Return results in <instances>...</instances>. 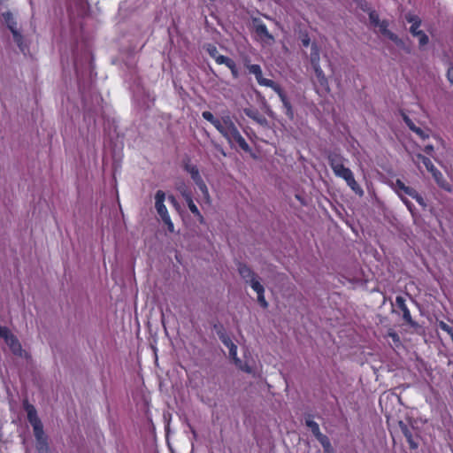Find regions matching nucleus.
Here are the masks:
<instances>
[{
    "mask_svg": "<svg viewBox=\"0 0 453 453\" xmlns=\"http://www.w3.org/2000/svg\"><path fill=\"white\" fill-rule=\"evenodd\" d=\"M175 188L180 193L184 199L188 198L189 196H192L191 190L189 189L186 182L181 179L176 180Z\"/></svg>",
    "mask_w": 453,
    "mask_h": 453,
    "instance_id": "nucleus-14",
    "label": "nucleus"
},
{
    "mask_svg": "<svg viewBox=\"0 0 453 453\" xmlns=\"http://www.w3.org/2000/svg\"><path fill=\"white\" fill-rule=\"evenodd\" d=\"M401 116L406 125L411 122V119L404 112L402 111Z\"/></svg>",
    "mask_w": 453,
    "mask_h": 453,
    "instance_id": "nucleus-56",
    "label": "nucleus"
},
{
    "mask_svg": "<svg viewBox=\"0 0 453 453\" xmlns=\"http://www.w3.org/2000/svg\"><path fill=\"white\" fill-rule=\"evenodd\" d=\"M38 453H49V448L46 441H42L38 442L37 446Z\"/></svg>",
    "mask_w": 453,
    "mask_h": 453,
    "instance_id": "nucleus-41",
    "label": "nucleus"
},
{
    "mask_svg": "<svg viewBox=\"0 0 453 453\" xmlns=\"http://www.w3.org/2000/svg\"><path fill=\"white\" fill-rule=\"evenodd\" d=\"M424 151L426 153V154H432V152L434 151V146L433 145H426L424 149Z\"/></svg>",
    "mask_w": 453,
    "mask_h": 453,
    "instance_id": "nucleus-54",
    "label": "nucleus"
},
{
    "mask_svg": "<svg viewBox=\"0 0 453 453\" xmlns=\"http://www.w3.org/2000/svg\"><path fill=\"white\" fill-rule=\"evenodd\" d=\"M369 20L373 27H379L380 32L383 35L388 36V34L391 33V31L388 29V22L385 19L380 20L379 14L375 11L369 13Z\"/></svg>",
    "mask_w": 453,
    "mask_h": 453,
    "instance_id": "nucleus-7",
    "label": "nucleus"
},
{
    "mask_svg": "<svg viewBox=\"0 0 453 453\" xmlns=\"http://www.w3.org/2000/svg\"><path fill=\"white\" fill-rule=\"evenodd\" d=\"M274 91L278 94L279 97L280 98V100H281V102L283 104V106H284V108L286 110L287 116L290 119H294V111H293L292 105H291L288 98L287 97L285 92L282 90L280 86L276 88V89Z\"/></svg>",
    "mask_w": 453,
    "mask_h": 453,
    "instance_id": "nucleus-11",
    "label": "nucleus"
},
{
    "mask_svg": "<svg viewBox=\"0 0 453 453\" xmlns=\"http://www.w3.org/2000/svg\"><path fill=\"white\" fill-rule=\"evenodd\" d=\"M185 201L188 206V209L194 215L199 214L200 211H199L197 206L194 203L192 196H189L188 198H185Z\"/></svg>",
    "mask_w": 453,
    "mask_h": 453,
    "instance_id": "nucleus-33",
    "label": "nucleus"
},
{
    "mask_svg": "<svg viewBox=\"0 0 453 453\" xmlns=\"http://www.w3.org/2000/svg\"><path fill=\"white\" fill-rule=\"evenodd\" d=\"M347 185L358 196L362 197L364 196V190L360 187V185L356 181L355 178L351 181L348 182Z\"/></svg>",
    "mask_w": 453,
    "mask_h": 453,
    "instance_id": "nucleus-26",
    "label": "nucleus"
},
{
    "mask_svg": "<svg viewBox=\"0 0 453 453\" xmlns=\"http://www.w3.org/2000/svg\"><path fill=\"white\" fill-rule=\"evenodd\" d=\"M162 220L167 226V229L169 230V232L173 233L174 232V226H173V222H172V220L170 219V216L165 217Z\"/></svg>",
    "mask_w": 453,
    "mask_h": 453,
    "instance_id": "nucleus-44",
    "label": "nucleus"
},
{
    "mask_svg": "<svg viewBox=\"0 0 453 453\" xmlns=\"http://www.w3.org/2000/svg\"><path fill=\"white\" fill-rule=\"evenodd\" d=\"M439 326L441 330L445 331L448 334H449L451 340L453 341V326H450L443 321H440Z\"/></svg>",
    "mask_w": 453,
    "mask_h": 453,
    "instance_id": "nucleus-34",
    "label": "nucleus"
},
{
    "mask_svg": "<svg viewBox=\"0 0 453 453\" xmlns=\"http://www.w3.org/2000/svg\"><path fill=\"white\" fill-rule=\"evenodd\" d=\"M226 66L231 70V73L234 78L239 77L238 69H237L236 65L233 59L229 62V64H227Z\"/></svg>",
    "mask_w": 453,
    "mask_h": 453,
    "instance_id": "nucleus-38",
    "label": "nucleus"
},
{
    "mask_svg": "<svg viewBox=\"0 0 453 453\" xmlns=\"http://www.w3.org/2000/svg\"><path fill=\"white\" fill-rule=\"evenodd\" d=\"M387 37L390 39L392 42H394L396 46L404 50L406 53H411V47L403 39L399 38L395 34L391 32L390 34H388Z\"/></svg>",
    "mask_w": 453,
    "mask_h": 453,
    "instance_id": "nucleus-13",
    "label": "nucleus"
},
{
    "mask_svg": "<svg viewBox=\"0 0 453 453\" xmlns=\"http://www.w3.org/2000/svg\"><path fill=\"white\" fill-rule=\"evenodd\" d=\"M196 184L197 185L198 188L202 192L204 200L209 203L210 202L209 190H208L207 186L204 183V181L202 180L196 182Z\"/></svg>",
    "mask_w": 453,
    "mask_h": 453,
    "instance_id": "nucleus-28",
    "label": "nucleus"
},
{
    "mask_svg": "<svg viewBox=\"0 0 453 453\" xmlns=\"http://www.w3.org/2000/svg\"><path fill=\"white\" fill-rule=\"evenodd\" d=\"M214 328L216 329L219 340L225 346H227L233 342L230 337L226 334L222 325H214Z\"/></svg>",
    "mask_w": 453,
    "mask_h": 453,
    "instance_id": "nucleus-16",
    "label": "nucleus"
},
{
    "mask_svg": "<svg viewBox=\"0 0 453 453\" xmlns=\"http://www.w3.org/2000/svg\"><path fill=\"white\" fill-rule=\"evenodd\" d=\"M205 50L208 52V54L213 58H216L219 54L217 47L213 44H207L205 46Z\"/></svg>",
    "mask_w": 453,
    "mask_h": 453,
    "instance_id": "nucleus-35",
    "label": "nucleus"
},
{
    "mask_svg": "<svg viewBox=\"0 0 453 453\" xmlns=\"http://www.w3.org/2000/svg\"><path fill=\"white\" fill-rule=\"evenodd\" d=\"M2 338L9 346L13 355L24 357L27 360L31 359V355L22 349L19 341L10 330L6 333V336H3Z\"/></svg>",
    "mask_w": 453,
    "mask_h": 453,
    "instance_id": "nucleus-3",
    "label": "nucleus"
},
{
    "mask_svg": "<svg viewBox=\"0 0 453 453\" xmlns=\"http://www.w3.org/2000/svg\"><path fill=\"white\" fill-rule=\"evenodd\" d=\"M416 158H417V160H415L416 164L422 163L426 169L432 167L433 163L428 157H426L421 154H418L416 156Z\"/></svg>",
    "mask_w": 453,
    "mask_h": 453,
    "instance_id": "nucleus-30",
    "label": "nucleus"
},
{
    "mask_svg": "<svg viewBox=\"0 0 453 453\" xmlns=\"http://www.w3.org/2000/svg\"><path fill=\"white\" fill-rule=\"evenodd\" d=\"M401 116L406 125L411 122V119L404 112L402 111Z\"/></svg>",
    "mask_w": 453,
    "mask_h": 453,
    "instance_id": "nucleus-57",
    "label": "nucleus"
},
{
    "mask_svg": "<svg viewBox=\"0 0 453 453\" xmlns=\"http://www.w3.org/2000/svg\"><path fill=\"white\" fill-rule=\"evenodd\" d=\"M313 69H314V72H315V74H316V77L318 79L319 83L322 87L328 88L327 79H326L323 70L321 69V67L320 66H315V67H313Z\"/></svg>",
    "mask_w": 453,
    "mask_h": 453,
    "instance_id": "nucleus-22",
    "label": "nucleus"
},
{
    "mask_svg": "<svg viewBox=\"0 0 453 453\" xmlns=\"http://www.w3.org/2000/svg\"><path fill=\"white\" fill-rule=\"evenodd\" d=\"M239 369L247 373L252 372V368L248 364L243 363V362H242V365L239 367Z\"/></svg>",
    "mask_w": 453,
    "mask_h": 453,
    "instance_id": "nucleus-50",
    "label": "nucleus"
},
{
    "mask_svg": "<svg viewBox=\"0 0 453 453\" xmlns=\"http://www.w3.org/2000/svg\"><path fill=\"white\" fill-rule=\"evenodd\" d=\"M257 302L259 303V304L266 309L268 307V302L265 300V292H260V293H257Z\"/></svg>",
    "mask_w": 453,
    "mask_h": 453,
    "instance_id": "nucleus-37",
    "label": "nucleus"
},
{
    "mask_svg": "<svg viewBox=\"0 0 453 453\" xmlns=\"http://www.w3.org/2000/svg\"><path fill=\"white\" fill-rule=\"evenodd\" d=\"M216 60V62L219 65H227V64H229V62L232 60L230 58L228 57H225L223 55H220L219 54L218 57L216 58H214Z\"/></svg>",
    "mask_w": 453,
    "mask_h": 453,
    "instance_id": "nucleus-40",
    "label": "nucleus"
},
{
    "mask_svg": "<svg viewBox=\"0 0 453 453\" xmlns=\"http://www.w3.org/2000/svg\"><path fill=\"white\" fill-rule=\"evenodd\" d=\"M196 216L197 217V219L201 224L205 223L204 218L203 217V215L200 212H199V214H196Z\"/></svg>",
    "mask_w": 453,
    "mask_h": 453,
    "instance_id": "nucleus-61",
    "label": "nucleus"
},
{
    "mask_svg": "<svg viewBox=\"0 0 453 453\" xmlns=\"http://www.w3.org/2000/svg\"><path fill=\"white\" fill-rule=\"evenodd\" d=\"M165 199V192L162 190H157L155 195V208L162 219L169 216L167 209L164 204Z\"/></svg>",
    "mask_w": 453,
    "mask_h": 453,
    "instance_id": "nucleus-8",
    "label": "nucleus"
},
{
    "mask_svg": "<svg viewBox=\"0 0 453 453\" xmlns=\"http://www.w3.org/2000/svg\"><path fill=\"white\" fill-rule=\"evenodd\" d=\"M447 78L449 81L452 84L453 83V67H449L447 72Z\"/></svg>",
    "mask_w": 453,
    "mask_h": 453,
    "instance_id": "nucleus-51",
    "label": "nucleus"
},
{
    "mask_svg": "<svg viewBox=\"0 0 453 453\" xmlns=\"http://www.w3.org/2000/svg\"><path fill=\"white\" fill-rule=\"evenodd\" d=\"M427 171H429L433 177H434V173H441L440 171H438L435 166L434 165V164L432 165V167L431 168H427Z\"/></svg>",
    "mask_w": 453,
    "mask_h": 453,
    "instance_id": "nucleus-59",
    "label": "nucleus"
},
{
    "mask_svg": "<svg viewBox=\"0 0 453 453\" xmlns=\"http://www.w3.org/2000/svg\"><path fill=\"white\" fill-rule=\"evenodd\" d=\"M26 411L27 412V420L31 425L41 421V419L37 416L36 410L33 405L27 404L26 407Z\"/></svg>",
    "mask_w": 453,
    "mask_h": 453,
    "instance_id": "nucleus-18",
    "label": "nucleus"
},
{
    "mask_svg": "<svg viewBox=\"0 0 453 453\" xmlns=\"http://www.w3.org/2000/svg\"><path fill=\"white\" fill-rule=\"evenodd\" d=\"M229 349V357L230 358H235L237 356V346L232 342L229 345L226 346Z\"/></svg>",
    "mask_w": 453,
    "mask_h": 453,
    "instance_id": "nucleus-42",
    "label": "nucleus"
},
{
    "mask_svg": "<svg viewBox=\"0 0 453 453\" xmlns=\"http://www.w3.org/2000/svg\"><path fill=\"white\" fill-rule=\"evenodd\" d=\"M405 19L411 23V26L410 27L411 34L418 38V43L420 47H423L426 45L429 42L428 36L425 34L424 31L419 29V27L421 25V19L413 14L408 13L405 15Z\"/></svg>",
    "mask_w": 453,
    "mask_h": 453,
    "instance_id": "nucleus-1",
    "label": "nucleus"
},
{
    "mask_svg": "<svg viewBox=\"0 0 453 453\" xmlns=\"http://www.w3.org/2000/svg\"><path fill=\"white\" fill-rule=\"evenodd\" d=\"M235 142L239 145V147L246 152H250L251 150L250 145L247 143L245 139L242 136L239 130H237L232 136V142Z\"/></svg>",
    "mask_w": 453,
    "mask_h": 453,
    "instance_id": "nucleus-15",
    "label": "nucleus"
},
{
    "mask_svg": "<svg viewBox=\"0 0 453 453\" xmlns=\"http://www.w3.org/2000/svg\"><path fill=\"white\" fill-rule=\"evenodd\" d=\"M388 336L390 337L395 343H396V344L400 343V337L395 331H389L388 333Z\"/></svg>",
    "mask_w": 453,
    "mask_h": 453,
    "instance_id": "nucleus-45",
    "label": "nucleus"
},
{
    "mask_svg": "<svg viewBox=\"0 0 453 453\" xmlns=\"http://www.w3.org/2000/svg\"><path fill=\"white\" fill-rule=\"evenodd\" d=\"M235 365V366L239 369V367L242 365V361L236 356L235 358H231Z\"/></svg>",
    "mask_w": 453,
    "mask_h": 453,
    "instance_id": "nucleus-52",
    "label": "nucleus"
},
{
    "mask_svg": "<svg viewBox=\"0 0 453 453\" xmlns=\"http://www.w3.org/2000/svg\"><path fill=\"white\" fill-rule=\"evenodd\" d=\"M411 197L415 199L421 206H426L424 198L416 190L414 191L413 196H411Z\"/></svg>",
    "mask_w": 453,
    "mask_h": 453,
    "instance_id": "nucleus-43",
    "label": "nucleus"
},
{
    "mask_svg": "<svg viewBox=\"0 0 453 453\" xmlns=\"http://www.w3.org/2000/svg\"><path fill=\"white\" fill-rule=\"evenodd\" d=\"M398 425H399V427L401 429V432L403 433V434L406 438V440H407V441H408V443L410 445V448L412 449H418V442H416L414 441L413 434H412V431H413L414 427L408 426L403 421H399Z\"/></svg>",
    "mask_w": 453,
    "mask_h": 453,
    "instance_id": "nucleus-9",
    "label": "nucleus"
},
{
    "mask_svg": "<svg viewBox=\"0 0 453 453\" xmlns=\"http://www.w3.org/2000/svg\"><path fill=\"white\" fill-rule=\"evenodd\" d=\"M311 63L312 67L320 66L319 65V50L316 44H312L311 46Z\"/></svg>",
    "mask_w": 453,
    "mask_h": 453,
    "instance_id": "nucleus-25",
    "label": "nucleus"
},
{
    "mask_svg": "<svg viewBox=\"0 0 453 453\" xmlns=\"http://www.w3.org/2000/svg\"><path fill=\"white\" fill-rule=\"evenodd\" d=\"M247 68L250 73H253L255 76L261 73L262 70L259 65H248Z\"/></svg>",
    "mask_w": 453,
    "mask_h": 453,
    "instance_id": "nucleus-36",
    "label": "nucleus"
},
{
    "mask_svg": "<svg viewBox=\"0 0 453 453\" xmlns=\"http://www.w3.org/2000/svg\"><path fill=\"white\" fill-rule=\"evenodd\" d=\"M237 271L242 279L246 282H250L251 280L258 276L247 264L238 262Z\"/></svg>",
    "mask_w": 453,
    "mask_h": 453,
    "instance_id": "nucleus-10",
    "label": "nucleus"
},
{
    "mask_svg": "<svg viewBox=\"0 0 453 453\" xmlns=\"http://www.w3.org/2000/svg\"><path fill=\"white\" fill-rule=\"evenodd\" d=\"M256 79L260 85L269 87V88H273V90H275L276 88H278L280 86L279 84L274 82L273 80L264 78L262 75V73L260 74L257 75Z\"/></svg>",
    "mask_w": 453,
    "mask_h": 453,
    "instance_id": "nucleus-21",
    "label": "nucleus"
},
{
    "mask_svg": "<svg viewBox=\"0 0 453 453\" xmlns=\"http://www.w3.org/2000/svg\"><path fill=\"white\" fill-rule=\"evenodd\" d=\"M407 127H408L411 131H413V130L417 127V126L413 123V121H412V120H411V122H410V123H408Z\"/></svg>",
    "mask_w": 453,
    "mask_h": 453,
    "instance_id": "nucleus-62",
    "label": "nucleus"
},
{
    "mask_svg": "<svg viewBox=\"0 0 453 453\" xmlns=\"http://www.w3.org/2000/svg\"><path fill=\"white\" fill-rule=\"evenodd\" d=\"M413 132L415 134H417L419 137H421L422 139H426L428 137V134L424 131L422 130L420 127H416Z\"/></svg>",
    "mask_w": 453,
    "mask_h": 453,
    "instance_id": "nucleus-47",
    "label": "nucleus"
},
{
    "mask_svg": "<svg viewBox=\"0 0 453 453\" xmlns=\"http://www.w3.org/2000/svg\"><path fill=\"white\" fill-rule=\"evenodd\" d=\"M319 442L320 444L322 445V447L324 448V449L326 451H329L330 449H331V442L328 439V437L325 434H320L319 437L316 438Z\"/></svg>",
    "mask_w": 453,
    "mask_h": 453,
    "instance_id": "nucleus-31",
    "label": "nucleus"
},
{
    "mask_svg": "<svg viewBox=\"0 0 453 453\" xmlns=\"http://www.w3.org/2000/svg\"><path fill=\"white\" fill-rule=\"evenodd\" d=\"M401 200L404 203L410 211L413 210V204L404 196H400Z\"/></svg>",
    "mask_w": 453,
    "mask_h": 453,
    "instance_id": "nucleus-49",
    "label": "nucleus"
},
{
    "mask_svg": "<svg viewBox=\"0 0 453 453\" xmlns=\"http://www.w3.org/2000/svg\"><path fill=\"white\" fill-rule=\"evenodd\" d=\"M339 178L343 179L346 181V183H348L354 179V174L350 169H348Z\"/></svg>",
    "mask_w": 453,
    "mask_h": 453,
    "instance_id": "nucleus-39",
    "label": "nucleus"
},
{
    "mask_svg": "<svg viewBox=\"0 0 453 453\" xmlns=\"http://www.w3.org/2000/svg\"><path fill=\"white\" fill-rule=\"evenodd\" d=\"M9 331V328L6 326H0V337L6 336V333Z\"/></svg>",
    "mask_w": 453,
    "mask_h": 453,
    "instance_id": "nucleus-53",
    "label": "nucleus"
},
{
    "mask_svg": "<svg viewBox=\"0 0 453 453\" xmlns=\"http://www.w3.org/2000/svg\"><path fill=\"white\" fill-rule=\"evenodd\" d=\"M185 170L189 173L192 180H194L195 183L202 180V177L199 173V170L198 168L196 166V165H185Z\"/></svg>",
    "mask_w": 453,
    "mask_h": 453,
    "instance_id": "nucleus-20",
    "label": "nucleus"
},
{
    "mask_svg": "<svg viewBox=\"0 0 453 453\" xmlns=\"http://www.w3.org/2000/svg\"><path fill=\"white\" fill-rule=\"evenodd\" d=\"M328 164L331 166L334 173L340 177L342 173H345L349 168L344 165V157L336 153V152H329L327 155Z\"/></svg>",
    "mask_w": 453,
    "mask_h": 453,
    "instance_id": "nucleus-4",
    "label": "nucleus"
},
{
    "mask_svg": "<svg viewBox=\"0 0 453 453\" xmlns=\"http://www.w3.org/2000/svg\"><path fill=\"white\" fill-rule=\"evenodd\" d=\"M216 129L225 137L232 145V136L238 130L230 115L226 114L221 117Z\"/></svg>",
    "mask_w": 453,
    "mask_h": 453,
    "instance_id": "nucleus-2",
    "label": "nucleus"
},
{
    "mask_svg": "<svg viewBox=\"0 0 453 453\" xmlns=\"http://www.w3.org/2000/svg\"><path fill=\"white\" fill-rule=\"evenodd\" d=\"M3 17L4 19V21L8 27V28L11 30L13 39L15 42L20 47L23 42V37L21 34L17 29V23L12 16V14L10 12L3 13Z\"/></svg>",
    "mask_w": 453,
    "mask_h": 453,
    "instance_id": "nucleus-5",
    "label": "nucleus"
},
{
    "mask_svg": "<svg viewBox=\"0 0 453 453\" xmlns=\"http://www.w3.org/2000/svg\"><path fill=\"white\" fill-rule=\"evenodd\" d=\"M305 424L311 429V433L316 438L322 434V433L319 430V426L317 422L313 421L311 418H307L305 420Z\"/></svg>",
    "mask_w": 453,
    "mask_h": 453,
    "instance_id": "nucleus-23",
    "label": "nucleus"
},
{
    "mask_svg": "<svg viewBox=\"0 0 453 453\" xmlns=\"http://www.w3.org/2000/svg\"><path fill=\"white\" fill-rule=\"evenodd\" d=\"M434 180L436 183L442 188L443 189L447 191H450L451 188L450 185L444 180L441 173H434Z\"/></svg>",
    "mask_w": 453,
    "mask_h": 453,
    "instance_id": "nucleus-24",
    "label": "nucleus"
},
{
    "mask_svg": "<svg viewBox=\"0 0 453 453\" xmlns=\"http://www.w3.org/2000/svg\"><path fill=\"white\" fill-rule=\"evenodd\" d=\"M248 284L250 285L251 288L257 294L260 292H265V288L263 285L259 281V277L257 276L255 279L251 280Z\"/></svg>",
    "mask_w": 453,
    "mask_h": 453,
    "instance_id": "nucleus-27",
    "label": "nucleus"
},
{
    "mask_svg": "<svg viewBox=\"0 0 453 453\" xmlns=\"http://www.w3.org/2000/svg\"><path fill=\"white\" fill-rule=\"evenodd\" d=\"M302 43L304 47H308L310 44V38L308 36L302 39Z\"/></svg>",
    "mask_w": 453,
    "mask_h": 453,
    "instance_id": "nucleus-60",
    "label": "nucleus"
},
{
    "mask_svg": "<svg viewBox=\"0 0 453 453\" xmlns=\"http://www.w3.org/2000/svg\"><path fill=\"white\" fill-rule=\"evenodd\" d=\"M243 112L247 117L252 119L254 121H256V119L261 115L259 111L254 108H245L243 109Z\"/></svg>",
    "mask_w": 453,
    "mask_h": 453,
    "instance_id": "nucleus-32",
    "label": "nucleus"
},
{
    "mask_svg": "<svg viewBox=\"0 0 453 453\" xmlns=\"http://www.w3.org/2000/svg\"><path fill=\"white\" fill-rule=\"evenodd\" d=\"M395 305L402 311L403 319L408 325H410L411 327L418 326V324L416 321H414L411 316V312H410L408 307L406 306L404 297H403L401 296H397L395 298Z\"/></svg>",
    "mask_w": 453,
    "mask_h": 453,
    "instance_id": "nucleus-6",
    "label": "nucleus"
},
{
    "mask_svg": "<svg viewBox=\"0 0 453 453\" xmlns=\"http://www.w3.org/2000/svg\"><path fill=\"white\" fill-rule=\"evenodd\" d=\"M256 122L257 124H259L260 126L262 127H268V120L263 116V115H260L257 119H256Z\"/></svg>",
    "mask_w": 453,
    "mask_h": 453,
    "instance_id": "nucleus-46",
    "label": "nucleus"
},
{
    "mask_svg": "<svg viewBox=\"0 0 453 453\" xmlns=\"http://www.w3.org/2000/svg\"><path fill=\"white\" fill-rule=\"evenodd\" d=\"M393 188L397 193L399 196L403 195H408L410 196H413V193L416 189L411 187L406 186L401 180L397 179L395 182L393 183Z\"/></svg>",
    "mask_w": 453,
    "mask_h": 453,
    "instance_id": "nucleus-12",
    "label": "nucleus"
},
{
    "mask_svg": "<svg viewBox=\"0 0 453 453\" xmlns=\"http://www.w3.org/2000/svg\"><path fill=\"white\" fill-rule=\"evenodd\" d=\"M33 426L34 434L37 441H46L44 438L43 426L42 421L31 425Z\"/></svg>",
    "mask_w": 453,
    "mask_h": 453,
    "instance_id": "nucleus-19",
    "label": "nucleus"
},
{
    "mask_svg": "<svg viewBox=\"0 0 453 453\" xmlns=\"http://www.w3.org/2000/svg\"><path fill=\"white\" fill-rule=\"evenodd\" d=\"M255 31L260 37H265L268 40L273 41V36L268 32L265 24L257 23L255 25Z\"/></svg>",
    "mask_w": 453,
    "mask_h": 453,
    "instance_id": "nucleus-17",
    "label": "nucleus"
},
{
    "mask_svg": "<svg viewBox=\"0 0 453 453\" xmlns=\"http://www.w3.org/2000/svg\"><path fill=\"white\" fill-rule=\"evenodd\" d=\"M214 149L219 152L220 153L223 157H226V153L225 152L224 149L218 143L212 142H211Z\"/></svg>",
    "mask_w": 453,
    "mask_h": 453,
    "instance_id": "nucleus-48",
    "label": "nucleus"
},
{
    "mask_svg": "<svg viewBox=\"0 0 453 453\" xmlns=\"http://www.w3.org/2000/svg\"><path fill=\"white\" fill-rule=\"evenodd\" d=\"M202 116L204 119L211 122L214 126L215 128L217 127V126L219 125V120H220V119L215 118L211 111H203L202 113Z\"/></svg>",
    "mask_w": 453,
    "mask_h": 453,
    "instance_id": "nucleus-29",
    "label": "nucleus"
},
{
    "mask_svg": "<svg viewBox=\"0 0 453 453\" xmlns=\"http://www.w3.org/2000/svg\"><path fill=\"white\" fill-rule=\"evenodd\" d=\"M427 171H429L433 177H434V173H441L440 171H438L435 166L434 165V164L432 165V167L431 168H427Z\"/></svg>",
    "mask_w": 453,
    "mask_h": 453,
    "instance_id": "nucleus-58",
    "label": "nucleus"
},
{
    "mask_svg": "<svg viewBox=\"0 0 453 453\" xmlns=\"http://www.w3.org/2000/svg\"><path fill=\"white\" fill-rule=\"evenodd\" d=\"M169 200L171 201V203H173V205L176 208V209H179V203L178 202L176 201L175 197L173 196H169Z\"/></svg>",
    "mask_w": 453,
    "mask_h": 453,
    "instance_id": "nucleus-55",
    "label": "nucleus"
}]
</instances>
